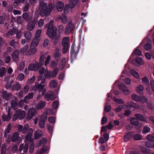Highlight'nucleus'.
I'll return each instance as SVG.
<instances>
[{"instance_id": "1", "label": "nucleus", "mask_w": 154, "mask_h": 154, "mask_svg": "<svg viewBox=\"0 0 154 154\" xmlns=\"http://www.w3.org/2000/svg\"><path fill=\"white\" fill-rule=\"evenodd\" d=\"M55 5L54 3L50 2L48 4V7L46 3L41 1L39 5L40 15L42 17L48 16L51 14L52 10L55 8Z\"/></svg>"}, {"instance_id": "2", "label": "nucleus", "mask_w": 154, "mask_h": 154, "mask_svg": "<svg viewBox=\"0 0 154 154\" xmlns=\"http://www.w3.org/2000/svg\"><path fill=\"white\" fill-rule=\"evenodd\" d=\"M54 21L51 20L45 26V28L47 29L46 33L50 38L52 40L55 38L57 32V28L53 25Z\"/></svg>"}, {"instance_id": "3", "label": "nucleus", "mask_w": 154, "mask_h": 154, "mask_svg": "<svg viewBox=\"0 0 154 154\" xmlns=\"http://www.w3.org/2000/svg\"><path fill=\"white\" fill-rule=\"evenodd\" d=\"M46 54L44 53L40 55L39 62H36L34 63L30 64L28 66V70H37L40 68L44 64Z\"/></svg>"}, {"instance_id": "4", "label": "nucleus", "mask_w": 154, "mask_h": 154, "mask_svg": "<svg viewBox=\"0 0 154 154\" xmlns=\"http://www.w3.org/2000/svg\"><path fill=\"white\" fill-rule=\"evenodd\" d=\"M33 132V129L30 128L28 132L26 135L25 138V141L26 142L29 141L30 144L29 149V152L30 153H33L34 148V145L33 144V138H31Z\"/></svg>"}, {"instance_id": "5", "label": "nucleus", "mask_w": 154, "mask_h": 154, "mask_svg": "<svg viewBox=\"0 0 154 154\" xmlns=\"http://www.w3.org/2000/svg\"><path fill=\"white\" fill-rule=\"evenodd\" d=\"M25 114L26 112L24 111L21 110L20 109H18L14 113L12 119L15 121L17 118L20 119H23L24 118Z\"/></svg>"}, {"instance_id": "6", "label": "nucleus", "mask_w": 154, "mask_h": 154, "mask_svg": "<svg viewBox=\"0 0 154 154\" xmlns=\"http://www.w3.org/2000/svg\"><path fill=\"white\" fill-rule=\"evenodd\" d=\"M62 45L63 47L62 52L63 54H65L67 52L69 48V37H65L63 39L62 42Z\"/></svg>"}, {"instance_id": "7", "label": "nucleus", "mask_w": 154, "mask_h": 154, "mask_svg": "<svg viewBox=\"0 0 154 154\" xmlns=\"http://www.w3.org/2000/svg\"><path fill=\"white\" fill-rule=\"evenodd\" d=\"M75 28V26L72 21H69L67 25L65 31L66 35H68Z\"/></svg>"}, {"instance_id": "8", "label": "nucleus", "mask_w": 154, "mask_h": 154, "mask_svg": "<svg viewBox=\"0 0 154 154\" xmlns=\"http://www.w3.org/2000/svg\"><path fill=\"white\" fill-rule=\"evenodd\" d=\"M36 112V110L33 108L29 109L26 115V118L27 120H29L32 119L33 116H35Z\"/></svg>"}, {"instance_id": "9", "label": "nucleus", "mask_w": 154, "mask_h": 154, "mask_svg": "<svg viewBox=\"0 0 154 154\" xmlns=\"http://www.w3.org/2000/svg\"><path fill=\"white\" fill-rule=\"evenodd\" d=\"M47 114L46 113H43L42 114L41 119L38 122L39 126L41 128H43L44 127L45 122L47 121Z\"/></svg>"}, {"instance_id": "10", "label": "nucleus", "mask_w": 154, "mask_h": 154, "mask_svg": "<svg viewBox=\"0 0 154 154\" xmlns=\"http://www.w3.org/2000/svg\"><path fill=\"white\" fill-rule=\"evenodd\" d=\"M44 98L47 101L53 100L56 99V97L53 91H50L45 94Z\"/></svg>"}, {"instance_id": "11", "label": "nucleus", "mask_w": 154, "mask_h": 154, "mask_svg": "<svg viewBox=\"0 0 154 154\" xmlns=\"http://www.w3.org/2000/svg\"><path fill=\"white\" fill-rule=\"evenodd\" d=\"M1 97L7 101H9L11 98L12 94L10 93H7L6 91L2 90L1 92Z\"/></svg>"}, {"instance_id": "12", "label": "nucleus", "mask_w": 154, "mask_h": 154, "mask_svg": "<svg viewBox=\"0 0 154 154\" xmlns=\"http://www.w3.org/2000/svg\"><path fill=\"white\" fill-rule=\"evenodd\" d=\"M37 51V48L33 46H30L29 49L26 53L27 55H31L34 54Z\"/></svg>"}, {"instance_id": "13", "label": "nucleus", "mask_w": 154, "mask_h": 154, "mask_svg": "<svg viewBox=\"0 0 154 154\" xmlns=\"http://www.w3.org/2000/svg\"><path fill=\"white\" fill-rule=\"evenodd\" d=\"M131 123L136 127L137 128H139L141 127V125L137 120L135 118H132L130 120Z\"/></svg>"}, {"instance_id": "14", "label": "nucleus", "mask_w": 154, "mask_h": 154, "mask_svg": "<svg viewBox=\"0 0 154 154\" xmlns=\"http://www.w3.org/2000/svg\"><path fill=\"white\" fill-rule=\"evenodd\" d=\"M135 61L140 65H143L144 63V61L142 59L139 57H137L135 58V60H132L131 61L132 63L135 65Z\"/></svg>"}, {"instance_id": "15", "label": "nucleus", "mask_w": 154, "mask_h": 154, "mask_svg": "<svg viewBox=\"0 0 154 154\" xmlns=\"http://www.w3.org/2000/svg\"><path fill=\"white\" fill-rule=\"evenodd\" d=\"M18 132H16L14 133L12 135L11 140L13 142H15L17 140L18 141L21 140V138L19 136Z\"/></svg>"}, {"instance_id": "16", "label": "nucleus", "mask_w": 154, "mask_h": 154, "mask_svg": "<svg viewBox=\"0 0 154 154\" xmlns=\"http://www.w3.org/2000/svg\"><path fill=\"white\" fill-rule=\"evenodd\" d=\"M64 7V4L62 1L59 2L56 4V8L58 11H63Z\"/></svg>"}, {"instance_id": "17", "label": "nucleus", "mask_w": 154, "mask_h": 154, "mask_svg": "<svg viewBox=\"0 0 154 154\" xmlns=\"http://www.w3.org/2000/svg\"><path fill=\"white\" fill-rule=\"evenodd\" d=\"M135 116L137 120L138 119L140 121L145 122L146 123H148L145 117L140 114H136L135 115Z\"/></svg>"}, {"instance_id": "18", "label": "nucleus", "mask_w": 154, "mask_h": 154, "mask_svg": "<svg viewBox=\"0 0 154 154\" xmlns=\"http://www.w3.org/2000/svg\"><path fill=\"white\" fill-rule=\"evenodd\" d=\"M19 52L17 50H16L14 52L12 56V59L14 61L16 62L18 61L19 58Z\"/></svg>"}, {"instance_id": "19", "label": "nucleus", "mask_w": 154, "mask_h": 154, "mask_svg": "<svg viewBox=\"0 0 154 154\" xmlns=\"http://www.w3.org/2000/svg\"><path fill=\"white\" fill-rule=\"evenodd\" d=\"M69 8H72L75 7L78 2L79 0H69Z\"/></svg>"}, {"instance_id": "20", "label": "nucleus", "mask_w": 154, "mask_h": 154, "mask_svg": "<svg viewBox=\"0 0 154 154\" xmlns=\"http://www.w3.org/2000/svg\"><path fill=\"white\" fill-rule=\"evenodd\" d=\"M21 86L18 82H16L13 85L11 88V90L12 91L16 90L18 91L21 89Z\"/></svg>"}, {"instance_id": "21", "label": "nucleus", "mask_w": 154, "mask_h": 154, "mask_svg": "<svg viewBox=\"0 0 154 154\" xmlns=\"http://www.w3.org/2000/svg\"><path fill=\"white\" fill-rule=\"evenodd\" d=\"M40 39V38H38L35 37L32 42L30 46L35 48V47L38 45V42Z\"/></svg>"}, {"instance_id": "22", "label": "nucleus", "mask_w": 154, "mask_h": 154, "mask_svg": "<svg viewBox=\"0 0 154 154\" xmlns=\"http://www.w3.org/2000/svg\"><path fill=\"white\" fill-rule=\"evenodd\" d=\"M45 85H42L41 83H40L38 85H35V88L34 89L35 90L38 91L39 92H40L42 91L43 89L44 88Z\"/></svg>"}, {"instance_id": "23", "label": "nucleus", "mask_w": 154, "mask_h": 154, "mask_svg": "<svg viewBox=\"0 0 154 154\" xmlns=\"http://www.w3.org/2000/svg\"><path fill=\"white\" fill-rule=\"evenodd\" d=\"M44 76L47 79H51L53 78L52 76H51V71H49L47 69L45 70Z\"/></svg>"}, {"instance_id": "24", "label": "nucleus", "mask_w": 154, "mask_h": 154, "mask_svg": "<svg viewBox=\"0 0 154 154\" xmlns=\"http://www.w3.org/2000/svg\"><path fill=\"white\" fill-rule=\"evenodd\" d=\"M66 59L65 57H63L61 60V62L60 64V68L62 69H63L66 65Z\"/></svg>"}, {"instance_id": "25", "label": "nucleus", "mask_w": 154, "mask_h": 154, "mask_svg": "<svg viewBox=\"0 0 154 154\" xmlns=\"http://www.w3.org/2000/svg\"><path fill=\"white\" fill-rule=\"evenodd\" d=\"M35 24L33 22H29L26 28L29 31L32 30L34 28Z\"/></svg>"}, {"instance_id": "26", "label": "nucleus", "mask_w": 154, "mask_h": 154, "mask_svg": "<svg viewBox=\"0 0 154 154\" xmlns=\"http://www.w3.org/2000/svg\"><path fill=\"white\" fill-rule=\"evenodd\" d=\"M61 57L62 54L57 51H56L54 54V57L57 61H59Z\"/></svg>"}, {"instance_id": "27", "label": "nucleus", "mask_w": 154, "mask_h": 154, "mask_svg": "<svg viewBox=\"0 0 154 154\" xmlns=\"http://www.w3.org/2000/svg\"><path fill=\"white\" fill-rule=\"evenodd\" d=\"M42 132L41 131H36L34 134V139L35 140H37L42 136Z\"/></svg>"}, {"instance_id": "28", "label": "nucleus", "mask_w": 154, "mask_h": 154, "mask_svg": "<svg viewBox=\"0 0 154 154\" xmlns=\"http://www.w3.org/2000/svg\"><path fill=\"white\" fill-rule=\"evenodd\" d=\"M130 72L136 78L138 79L140 78V76L138 73L134 70L131 69L130 71Z\"/></svg>"}, {"instance_id": "29", "label": "nucleus", "mask_w": 154, "mask_h": 154, "mask_svg": "<svg viewBox=\"0 0 154 154\" xmlns=\"http://www.w3.org/2000/svg\"><path fill=\"white\" fill-rule=\"evenodd\" d=\"M29 14V13L28 12H25L23 14V19L26 22L29 21L30 19Z\"/></svg>"}, {"instance_id": "30", "label": "nucleus", "mask_w": 154, "mask_h": 154, "mask_svg": "<svg viewBox=\"0 0 154 154\" xmlns=\"http://www.w3.org/2000/svg\"><path fill=\"white\" fill-rule=\"evenodd\" d=\"M59 71V69L58 68L55 67L51 72V76H52L53 78L55 77Z\"/></svg>"}, {"instance_id": "31", "label": "nucleus", "mask_w": 154, "mask_h": 154, "mask_svg": "<svg viewBox=\"0 0 154 154\" xmlns=\"http://www.w3.org/2000/svg\"><path fill=\"white\" fill-rule=\"evenodd\" d=\"M33 94L32 93H29L24 98V102H26L27 100L33 98Z\"/></svg>"}, {"instance_id": "32", "label": "nucleus", "mask_w": 154, "mask_h": 154, "mask_svg": "<svg viewBox=\"0 0 154 154\" xmlns=\"http://www.w3.org/2000/svg\"><path fill=\"white\" fill-rule=\"evenodd\" d=\"M70 54L71 57H75L77 54V52L75 51L74 49V45H72L71 46Z\"/></svg>"}, {"instance_id": "33", "label": "nucleus", "mask_w": 154, "mask_h": 154, "mask_svg": "<svg viewBox=\"0 0 154 154\" xmlns=\"http://www.w3.org/2000/svg\"><path fill=\"white\" fill-rule=\"evenodd\" d=\"M29 126L28 124H25L23 127V129L22 131V133L23 134H26L27 131V133L28 132L30 128H29Z\"/></svg>"}, {"instance_id": "34", "label": "nucleus", "mask_w": 154, "mask_h": 154, "mask_svg": "<svg viewBox=\"0 0 154 154\" xmlns=\"http://www.w3.org/2000/svg\"><path fill=\"white\" fill-rule=\"evenodd\" d=\"M24 35L27 40H29L31 38L32 34L30 31L26 32L24 34Z\"/></svg>"}, {"instance_id": "35", "label": "nucleus", "mask_w": 154, "mask_h": 154, "mask_svg": "<svg viewBox=\"0 0 154 154\" xmlns=\"http://www.w3.org/2000/svg\"><path fill=\"white\" fill-rule=\"evenodd\" d=\"M144 90V87L142 85H139L137 88V91L139 93L142 94Z\"/></svg>"}, {"instance_id": "36", "label": "nucleus", "mask_w": 154, "mask_h": 154, "mask_svg": "<svg viewBox=\"0 0 154 154\" xmlns=\"http://www.w3.org/2000/svg\"><path fill=\"white\" fill-rule=\"evenodd\" d=\"M154 145V142L150 140H148L145 142V145L149 148H153Z\"/></svg>"}, {"instance_id": "37", "label": "nucleus", "mask_w": 154, "mask_h": 154, "mask_svg": "<svg viewBox=\"0 0 154 154\" xmlns=\"http://www.w3.org/2000/svg\"><path fill=\"white\" fill-rule=\"evenodd\" d=\"M6 69L5 67H2L0 68V77H2L5 75Z\"/></svg>"}, {"instance_id": "38", "label": "nucleus", "mask_w": 154, "mask_h": 154, "mask_svg": "<svg viewBox=\"0 0 154 154\" xmlns=\"http://www.w3.org/2000/svg\"><path fill=\"white\" fill-rule=\"evenodd\" d=\"M62 22L63 23H66L67 22V17L65 14H63L60 17Z\"/></svg>"}, {"instance_id": "39", "label": "nucleus", "mask_w": 154, "mask_h": 154, "mask_svg": "<svg viewBox=\"0 0 154 154\" xmlns=\"http://www.w3.org/2000/svg\"><path fill=\"white\" fill-rule=\"evenodd\" d=\"M57 84L56 81L55 80H51L49 83V86L51 88H55Z\"/></svg>"}, {"instance_id": "40", "label": "nucleus", "mask_w": 154, "mask_h": 154, "mask_svg": "<svg viewBox=\"0 0 154 154\" xmlns=\"http://www.w3.org/2000/svg\"><path fill=\"white\" fill-rule=\"evenodd\" d=\"M45 105V102L42 101H40L38 104V108L39 109H41L43 108Z\"/></svg>"}, {"instance_id": "41", "label": "nucleus", "mask_w": 154, "mask_h": 154, "mask_svg": "<svg viewBox=\"0 0 154 154\" xmlns=\"http://www.w3.org/2000/svg\"><path fill=\"white\" fill-rule=\"evenodd\" d=\"M18 103L15 100H13L11 102V106L14 109H17Z\"/></svg>"}, {"instance_id": "42", "label": "nucleus", "mask_w": 154, "mask_h": 154, "mask_svg": "<svg viewBox=\"0 0 154 154\" xmlns=\"http://www.w3.org/2000/svg\"><path fill=\"white\" fill-rule=\"evenodd\" d=\"M134 132H131L127 133L126 134V141L131 138Z\"/></svg>"}, {"instance_id": "43", "label": "nucleus", "mask_w": 154, "mask_h": 154, "mask_svg": "<svg viewBox=\"0 0 154 154\" xmlns=\"http://www.w3.org/2000/svg\"><path fill=\"white\" fill-rule=\"evenodd\" d=\"M140 96H139L135 94H133L131 95V98L132 99L136 101L137 102H140Z\"/></svg>"}, {"instance_id": "44", "label": "nucleus", "mask_w": 154, "mask_h": 154, "mask_svg": "<svg viewBox=\"0 0 154 154\" xmlns=\"http://www.w3.org/2000/svg\"><path fill=\"white\" fill-rule=\"evenodd\" d=\"M134 54L138 56H141L142 55V52L140 50L136 48L132 53V55H133Z\"/></svg>"}, {"instance_id": "45", "label": "nucleus", "mask_w": 154, "mask_h": 154, "mask_svg": "<svg viewBox=\"0 0 154 154\" xmlns=\"http://www.w3.org/2000/svg\"><path fill=\"white\" fill-rule=\"evenodd\" d=\"M150 131V128L147 126H145L142 131L143 133L146 134L148 133Z\"/></svg>"}, {"instance_id": "46", "label": "nucleus", "mask_w": 154, "mask_h": 154, "mask_svg": "<svg viewBox=\"0 0 154 154\" xmlns=\"http://www.w3.org/2000/svg\"><path fill=\"white\" fill-rule=\"evenodd\" d=\"M28 46L27 45H25L23 47L21 48L20 50V52L21 54H23L25 52H26V50L28 49Z\"/></svg>"}, {"instance_id": "47", "label": "nucleus", "mask_w": 154, "mask_h": 154, "mask_svg": "<svg viewBox=\"0 0 154 154\" xmlns=\"http://www.w3.org/2000/svg\"><path fill=\"white\" fill-rule=\"evenodd\" d=\"M14 82V81L11 80V81L7 82V84L5 85V88L8 89L12 88V85Z\"/></svg>"}, {"instance_id": "48", "label": "nucleus", "mask_w": 154, "mask_h": 154, "mask_svg": "<svg viewBox=\"0 0 154 154\" xmlns=\"http://www.w3.org/2000/svg\"><path fill=\"white\" fill-rule=\"evenodd\" d=\"M59 106L58 102L57 100H55L52 103V108L54 109H55L58 108Z\"/></svg>"}, {"instance_id": "49", "label": "nucleus", "mask_w": 154, "mask_h": 154, "mask_svg": "<svg viewBox=\"0 0 154 154\" xmlns=\"http://www.w3.org/2000/svg\"><path fill=\"white\" fill-rule=\"evenodd\" d=\"M7 18V15H5L3 16H0V24H3L4 23L5 21Z\"/></svg>"}, {"instance_id": "50", "label": "nucleus", "mask_w": 154, "mask_h": 154, "mask_svg": "<svg viewBox=\"0 0 154 154\" xmlns=\"http://www.w3.org/2000/svg\"><path fill=\"white\" fill-rule=\"evenodd\" d=\"M54 126L51 125L50 124L48 123L47 124V127L49 133H52L54 129Z\"/></svg>"}, {"instance_id": "51", "label": "nucleus", "mask_w": 154, "mask_h": 154, "mask_svg": "<svg viewBox=\"0 0 154 154\" xmlns=\"http://www.w3.org/2000/svg\"><path fill=\"white\" fill-rule=\"evenodd\" d=\"M133 138L135 140H141L142 137L141 135L140 134H136L134 135Z\"/></svg>"}, {"instance_id": "52", "label": "nucleus", "mask_w": 154, "mask_h": 154, "mask_svg": "<svg viewBox=\"0 0 154 154\" xmlns=\"http://www.w3.org/2000/svg\"><path fill=\"white\" fill-rule=\"evenodd\" d=\"M142 82L143 84L146 85H148L149 84V80L146 76H144L142 78Z\"/></svg>"}, {"instance_id": "53", "label": "nucleus", "mask_w": 154, "mask_h": 154, "mask_svg": "<svg viewBox=\"0 0 154 154\" xmlns=\"http://www.w3.org/2000/svg\"><path fill=\"white\" fill-rule=\"evenodd\" d=\"M58 61H55L54 60H53L51 62V64L50 65V67L51 68H53L54 67L57 66L58 63Z\"/></svg>"}, {"instance_id": "54", "label": "nucleus", "mask_w": 154, "mask_h": 154, "mask_svg": "<svg viewBox=\"0 0 154 154\" xmlns=\"http://www.w3.org/2000/svg\"><path fill=\"white\" fill-rule=\"evenodd\" d=\"M140 102H141L143 103H146L148 101L147 98L144 96H141L140 98Z\"/></svg>"}, {"instance_id": "55", "label": "nucleus", "mask_w": 154, "mask_h": 154, "mask_svg": "<svg viewBox=\"0 0 154 154\" xmlns=\"http://www.w3.org/2000/svg\"><path fill=\"white\" fill-rule=\"evenodd\" d=\"M17 31V29L13 28L12 29L9 30L8 32V34L11 35H14L16 33Z\"/></svg>"}, {"instance_id": "56", "label": "nucleus", "mask_w": 154, "mask_h": 154, "mask_svg": "<svg viewBox=\"0 0 154 154\" xmlns=\"http://www.w3.org/2000/svg\"><path fill=\"white\" fill-rule=\"evenodd\" d=\"M46 54V55H47V54ZM46 56L45 58H45H46V60L45 61L44 63H45V66H47L49 63L50 60L51 59V56L50 55H48L47 57H46Z\"/></svg>"}, {"instance_id": "57", "label": "nucleus", "mask_w": 154, "mask_h": 154, "mask_svg": "<svg viewBox=\"0 0 154 154\" xmlns=\"http://www.w3.org/2000/svg\"><path fill=\"white\" fill-rule=\"evenodd\" d=\"M48 122L51 123H54L56 121V118L54 116H50L48 119Z\"/></svg>"}, {"instance_id": "58", "label": "nucleus", "mask_w": 154, "mask_h": 154, "mask_svg": "<svg viewBox=\"0 0 154 154\" xmlns=\"http://www.w3.org/2000/svg\"><path fill=\"white\" fill-rule=\"evenodd\" d=\"M119 88L120 89L122 90L125 93V85L123 83H121L118 85Z\"/></svg>"}, {"instance_id": "59", "label": "nucleus", "mask_w": 154, "mask_h": 154, "mask_svg": "<svg viewBox=\"0 0 154 154\" xmlns=\"http://www.w3.org/2000/svg\"><path fill=\"white\" fill-rule=\"evenodd\" d=\"M113 99L114 101L117 103L121 104L123 103V101L121 99H119L114 97Z\"/></svg>"}, {"instance_id": "60", "label": "nucleus", "mask_w": 154, "mask_h": 154, "mask_svg": "<svg viewBox=\"0 0 154 154\" xmlns=\"http://www.w3.org/2000/svg\"><path fill=\"white\" fill-rule=\"evenodd\" d=\"M42 32V30L41 29H38L36 32L35 35V37L36 38H40V35L41 34Z\"/></svg>"}, {"instance_id": "61", "label": "nucleus", "mask_w": 154, "mask_h": 154, "mask_svg": "<svg viewBox=\"0 0 154 154\" xmlns=\"http://www.w3.org/2000/svg\"><path fill=\"white\" fill-rule=\"evenodd\" d=\"M152 47V45L149 44H146L144 46V48L146 50H150Z\"/></svg>"}, {"instance_id": "62", "label": "nucleus", "mask_w": 154, "mask_h": 154, "mask_svg": "<svg viewBox=\"0 0 154 154\" xmlns=\"http://www.w3.org/2000/svg\"><path fill=\"white\" fill-rule=\"evenodd\" d=\"M125 105H122L120 106L119 107H118V108L115 109V110L117 112H118L121 111L122 109V108L125 109Z\"/></svg>"}, {"instance_id": "63", "label": "nucleus", "mask_w": 154, "mask_h": 154, "mask_svg": "<svg viewBox=\"0 0 154 154\" xmlns=\"http://www.w3.org/2000/svg\"><path fill=\"white\" fill-rule=\"evenodd\" d=\"M29 147V144L28 143H26L24 146V148L23 149V152L26 153L27 152L28 150Z\"/></svg>"}, {"instance_id": "64", "label": "nucleus", "mask_w": 154, "mask_h": 154, "mask_svg": "<svg viewBox=\"0 0 154 154\" xmlns=\"http://www.w3.org/2000/svg\"><path fill=\"white\" fill-rule=\"evenodd\" d=\"M146 138L148 140L153 141H154V136L150 134L148 135Z\"/></svg>"}]
</instances>
